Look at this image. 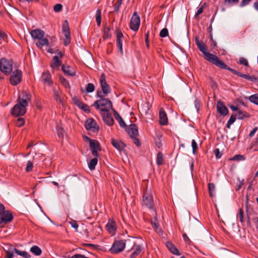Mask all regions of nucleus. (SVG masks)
<instances>
[{"label": "nucleus", "instance_id": "nucleus-31", "mask_svg": "<svg viewBox=\"0 0 258 258\" xmlns=\"http://www.w3.org/2000/svg\"><path fill=\"white\" fill-rule=\"evenodd\" d=\"M98 162L97 157H95V158L92 159L88 163L89 168L91 170H94L95 168V166L97 165Z\"/></svg>", "mask_w": 258, "mask_h": 258}, {"label": "nucleus", "instance_id": "nucleus-22", "mask_svg": "<svg viewBox=\"0 0 258 258\" xmlns=\"http://www.w3.org/2000/svg\"><path fill=\"white\" fill-rule=\"evenodd\" d=\"M61 60L58 58V56H54L53 61L50 63V67L53 71L57 70L61 65Z\"/></svg>", "mask_w": 258, "mask_h": 258}, {"label": "nucleus", "instance_id": "nucleus-5", "mask_svg": "<svg viewBox=\"0 0 258 258\" xmlns=\"http://www.w3.org/2000/svg\"><path fill=\"white\" fill-rule=\"evenodd\" d=\"M125 246V241L123 240H116L114 242L110 251L112 253H117L121 252Z\"/></svg>", "mask_w": 258, "mask_h": 258}, {"label": "nucleus", "instance_id": "nucleus-55", "mask_svg": "<svg viewBox=\"0 0 258 258\" xmlns=\"http://www.w3.org/2000/svg\"><path fill=\"white\" fill-rule=\"evenodd\" d=\"M239 63L241 64H243L245 66H248V62L247 60L244 58V57H240L239 58Z\"/></svg>", "mask_w": 258, "mask_h": 258}, {"label": "nucleus", "instance_id": "nucleus-28", "mask_svg": "<svg viewBox=\"0 0 258 258\" xmlns=\"http://www.w3.org/2000/svg\"><path fill=\"white\" fill-rule=\"evenodd\" d=\"M42 80L45 83H47L48 84H50L51 82V75L49 72H46L42 74Z\"/></svg>", "mask_w": 258, "mask_h": 258}, {"label": "nucleus", "instance_id": "nucleus-40", "mask_svg": "<svg viewBox=\"0 0 258 258\" xmlns=\"http://www.w3.org/2000/svg\"><path fill=\"white\" fill-rule=\"evenodd\" d=\"M122 0H117L114 5V12L118 13L121 5Z\"/></svg>", "mask_w": 258, "mask_h": 258}, {"label": "nucleus", "instance_id": "nucleus-6", "mask_svg": "<svg viewBox=\"0 0 258 258\" xmlns=\"http://www.w3.org/2000/svg\"><path fill=\"white\" fill-rule=\"evenodd\" d=\"M31 95L29 91H23L18 97V102L27 106L28 103L31 101Z\"/></svg>", "mask_w": 258, "mask_h": 258}, {"label": "nucleus", "instance_id": "nucleus-63", "mask_svg": "<svg viewBox=\"0 0 258 258\" xmlns=\"http://www.w3.org/2000/svg\"><path fill=\"white\" fill-rule=\"evenodd\" d=\"M70 224H71V225L72 227H73L74 228H75L76 229H78L79 226H78V223H77L76 221H73L72 222H71Z\"/></svg>", "mask_w": 258, "mask_h": 258}, {"label": "nucleus", "instance_id": "nucleus-10", "mask_svg": "<svg viewBox=\"0 0 258 258\" xmlns=\"http://www.w3.org/2000/svg\"><path fill=\"white\" fill-rule=\"evenodd\" d=\"M22 74L19 70H15L10 77V82L12 85L15 86L20 83L22 80Z\"/></svg>", "mask_w": 258, "mask_h": 258}, {"label": "nucleus", "instance_id": "nucleus-14", "mask_svg": "<svg viewBox=\"0 0 258 258\" xmlns=\"http://www.w3.org/2000/svg\"><path fill=\"white\" fill-rule=\"evenodd\" d=\"M125 129L131 137H135L139 135L138 127L135 124H131L128 126H126Z\"/></svg>", "mask_w": 258, "mask_h": 258}, {"label": "nucleus", "instance_id": "nucleus-52", "mask_svg": "<svg viewBox=\"0 0 258 258\" xmlns=\"http://www.w3.org/2000/svg\"><path fill=\"white\" fill-rule=\"evenodd\" d=\"M64 45L65 46H67L71 41V36L70 34L64 35Z\"/></svg>", "mask_w": 258, "mask_h": 258}, {"label": "nucleus", "instance_id": "nucleus-32", "mask_svg": "<svg viewBox=\"0 0 258 258\" xmlns=\"http://www.w3.org/2000/svg\"><path fill=\"white\" fill-rule=\"evenodd\" d=\"M62 32L64 35L70 34L69 23L67 20H65L62 25Z\"/></svg>", "mask_w": 258, "mask_h": 258}, {"label": "nucleus", "instance_id": "nucleus-23", "mask_svg": "<svg viewBox=\"0 0 258 258\" xmlns=\"http://www.w3.org/2000/svg\"><path fill=\"white\" fill-rule=\"evenodd\" d=\"M111 142L112 146L118 151L123 150L125 147V144L120 140H115L112 139Z\"/></svg>", "mask_w": 258, "mask_h": 258}, {"label": "nucleus", "instance_id": "nucleus-64", "mask_svg": "<svg viewBox=\"0 0 258 258\" xmlns=\"http://www.w3.org/2000/svg\"><path fill=\"white\" fill-rule=\"evenodd\" d=\"M203 8L204 6H201L197 11V13H196V17H197L199 15L201 14L203 12Z\"/></svg>", "mask_w": 258, "mask_h": 258}, {"label": "nucleus", "instance_id": "nucleus-11", "mask_svg": "<svg viewBox=\"0 0 258 258\" xmlns=\"http://www.w3.org/2000/svg\"><path fill=\"white\" fill-rule=\"evenodd\" d=\"M100 83L102 88V93L105 96L110 93L111 89L109 85L107 83L104 74H102L100 77Z\"/></svg>", "mask_w": 258, "mask_h": 258}, {"label": "nucleus", "instance_id": "nucleus-33", "mask_svg": "<svg viewBox=\"0 0 258 258\" xmlns=\"http://www.w3.org/2000/svg\"><path fill=\"white\" fill-rule=\"evenodd\" d=\"M30 251L35 255H40L42 253L41 249L36 245L32 246L30 248Z\"/></svg>", "mask_w": 258, "mask_h": 258}, {"label": "nucleus", "instance_id": "nucleus-54", "mask_svg": "<svg viewBox=\"0 0 258 258\" xmlns=\"http://www.w3.org/2000/svg\"><path fill=\"white\" fill-rule=\"evenodd\" d=\"M79 108L82 109L83 110H84V111H85V112H89V111H90L89 110V107L87 105H86V104H84L83 103H82V105H80L79 106Z\"/></svg>", "mask_w": 258, "mask_h": 258}, {"label": "nucleus", "instance_id": "nucleus-2", "mask_svg": "<svg viewBox=\"0 0 258 258\" xmlns=\"http://www.w3.org/2000/svg\"><path fill=\"white\" fill-rule=\"evenodd\" d=\"M195 41L198 49L204 54L205 59L210 63L214 64L218 57L208 52L205 44L203 41H200L198 37H196Z\"/></svg>", "mask_w": 258, "mask_h": 258}, {"label": "nucleus", "instance_id": "nucleus-38", "mask_svg": "<svg viewBox=\"0 0 258 258\" xmlns=\"http://www.w3.org/2000/svg\"><path fill=\"white\" fill-rule=\"evenodd\" d=\"M156 162L158 165H161L164 163V160L162 153L159 152L158 153Z\"/></svg>", "mask_w": 258, "mask_h": 258}, {"label": "nucleus", "instance_id": "nucleus-59", "mask_svg": "<svg viewBox=\"0 0 258 258\" xmlns=\"http://www.w3.org/2000/svg\"><path fill=\"white\" fill-rule=\"evenodd\" d=\"M138 136H135V137H132L133 139L134 143L137 146H140L141 145V142L140 140L137 138Z\"/></svg>", "mask_w": 258, "mask_h": 258}, {"label": "nucleus", "instance_id": "nucleus-53", "mask_svg": "<svg viewBox=\"0 0 258 258\" xmlns=\"http://www.w3.org/2000/svg\"><path fill=\"white\" fill-rule=\"evenodd\" d=\"M62 6L61 4H56L54 7L53 10L55 12H59L62 10Z\"/></svg>", "mask_w": 258, "mask_h": 258}, {"label": "nucleus", "instance_id": "nucleus-29", "mask_svg": "<svg viewBox=\"0 0 258 258\" xmlns=\"http://www.w3.org/2000/svg\"><path fill=\"white\" fill-rule=\"evenodd\" d=\"M12 249V248L10 245H8L7 247L4 248V250L6 253L5 258H13L14 254V251Z\"/></svg>", "mask_w": 258, "mask_h": 258}, {"label": "nucleus", "instance_id": "nucleus-43", "mask_svg": "<svg viewBox=\"0 0 258 258\" xmlns=\"http://www.w3.org/2000/svg\"><path fill=\"white\" fill-rule=\"evenodd\" d=\"M245 159V157L241 155H236L231 159V160H237V161H243Z\"/></svg>", "mask_w": 258, "mask_h": 258}, {"label": "nucleus", "instance_id": "nucleus-62", "mask_svg": "<svg viewBox=\"0 0 258 258\" xmlns=\"http://www.w3.org/2000/svg\"><path fill=\"white\" fill-rule=\"evenodd\" d=\"M7 37V35L5 32L0 31V40L2 39L3 40H6Z\"/></svg>", "mask_w": 258, "mask_h": 258}, {"label": "nucleus", "instance_id": "nucleus-35", "mask_svg": "<svg viewBox=\"0 0 258 258\" xmlns=\"http://www.w3.org/2000/svg\"><path fill=\"white\" fill-rule=\"evenodd\" d=\"M114 112L116 114V115H115L116 119L118 121L120 126L121 127H123L125 128L127 125L125 124V123L124 122V121L123 120L122 117L115 110H114Z\"/></svg>", "mask_w": 258, "mask_h": 258}, {"label": "nucleus", "instance_id": "nucleus-48", "mask_svg": "<svg viewBox=\"0 0 258 258\" xmlns=\"http://www.w3.org/2000/svg\"><path fill=\"white\" fill-rule=\"evenodd\" d=\"M168 35V31L167 28H163L160 32V36L161 37H165Z\"/></svg>", "mask_w": 258, "mask_h": 258}, {"label": "nucleus", "instance_id": "nucleus-15", "mask_svg": "<svg viewBox=\"0 0 258 258\" xmlns=\"http://www.w3.org/2000/svg\"><path fill=\"white\" fill-rule=\"evenodd\" d=\"M214 64H215L217 67L222 69H225L228 70V71L232 72L233 74L236 75L237 73V72L236 70L231 69L229 67H228L222 60H221L220 59L218 58V59L216 60V61L214 63Z\"/></svg>", "mask_w": 258, "mask_h": 258}, {"label": "nucleus", "instance_id": "nucleus-8", "mask_svg": "<svg viewBox=\"0 0 258 258\" xmlns=\"http://www.w3.org/2000/svg\"><path fill=\"white\" fill-rule=\"evenodd\" d=\"M86 138L89 142V146L93 156L97 157L98 156V151H101L99 143L97 141L88 137Z\"/></svg>", "mask_w": 258, "mask_h": 258}, {"label": "nucleus", "instance_id": "nucleus-20", "mask_svg": "<svg viewBox=\"0 0 258 258\" xmlns=\"http://www.w3.org/2000/svg\"><path fill=\"white\" fill-rule=\"evenodd\" d=\"M159 121L161 125H165L168 123V118L166 113L163 108H161L159 111Z\"/></svg>", "mask_w": 258, "mask_h": 258}, {"label": "nucleus", "instance_id": "nucleus-47", "mask_svg": "<svg viewBox=\"0 0 258 258\" xmlns=\"http://www.w3.org/2000/svg\"><path fill=\"white\" fill-rule=\"evenodd\" d=\"M191 146L192 149V153L193 154H195L198 149V145L195 140H192L191 141Z\"/></svg>", "mask_w": 258, "mask_h": 258}, {"label": "nucleus", "instance_id": "nucleus-13", "mask_svg": "<svg viewBox=\"0 0 258 258\" xmlns=\"http://www.w3.org/2000/svg\"><path fill=\"white\" fill-rule=\"evenodd\" d=\"M85 127L87 130L95 132L98 130L96 121L92 118L88 119L85 122Z\"/></svg>", "mask_w": 258, "mask_h": 258}, {"label": "nucleus", "instance_id": "nucleus-42", "mask_svg": "<svg viewBox=\"0 0 258 258\" xmlns=\"http://www.w3.org/2000/svg\"><path fill=\"white\" fill-rule=\"evenodd\" d=\"M243 78L253 82H255L257 80L256 78L254 76H250L248 74H244V75L243 76Z\"/></svg>", "mask_w": 258, "mask_h": 258}, {"label": "nucleus", "instance_id": "nucleus-36", "mask_svg": "<svg viewBox=\"0 0 258 258\" xmlns=\"http://www.w3.org/2000/svg\"><path fill=\"white\" fill-rule=\"evenodd\" d=\"M56 131L58 136L60 138H63L65 135V132L63 128L60 125H57Z\"/></svg>", "mask_w": 258, "mask_h": 258}, {"label": "nucleus", "instance_id": "nucleus-34", "mask_svg": "<svg viewBox=\"0 0 258 258\" xmlns=\"http://www.w3.org/2000/svg\"><path fill=\"white\" fill-rule=\"evenodd\" d=\"M208 189L209 191V195L211 197H214L215 196V186L213 183H209L208 184Z\"/></svg>", "mask_w": 258, "mask_h": 258}, {"label": "nucleus", "instance_id": "nucleus-61", "mask_svg": "<svg viewBox=\"0 0 258 258\" xmlns=\"http://www.w3.org/2000/svg\"><path fill=\"white\" fill-rule=\"evenodd\" d=\"M214 153L217 159H219L221 157V154H220L219 149L217 148L214 150Z\"/></svg>", "mask_w": 258, "mask_h": 258}, {"label": "nucleus", "instance_id": "nucleus-3", "mask_svg": "<svg viewBox=\"0 0 258 258\" xmlns=\"http://www.w3.org/2000/svg\"><path fill=\"white\" fill-rule=\"evenodd\" d=\"M13 62L5 58L0 60V71L5 75H10L13 71Z\"/></svg>", "mask_w": 258, "mask_h": 258}, {"label": "nucleus", "instance_id": "nucleus-4", "mask_svg": "<svg viewBox=\"0 0 258 258\" xmlns=\"http://www.w3.org/2000/svg\"><path fill=\"white\" fill-rule=\"evenodd\" d=\"M143 204L148 208L150 209H153V199L151 191L147 189L144 191L143 197Z\"/></svg>", "mask_w": 258, "mask_h": 258}, {"label": "nucleus", "instance_id": "nucleus-57", "mask_svg": "<svg viewBox=\"0 0 258 258\" xmlns=\"http://www.w3.org/2000/svg\"><path fill=\"white\" fill-rule=\"evenodd\" d=\"M236 114H234V115H232L228 121H229V124H232L234 122V121H235L236 120Z\"/></svg>", "mask_w": 258, "mask_h": 258}, {"label": "nucleus", "instance_id": "nucleus-16", "mask_svg": "<svg viewBox=\"0 0 258 258\" xmlns=\"http://www.w3.org/2000/svg\"><path fill=\"white\" fill-rule=\"evenodd\" d=\"M214 64H215L217 67L222 69H225L228 70V71L232 72L233 74L236 75L237 73V72L236 70L231 69L229 67H228L222 60H221L220 59L218 58V59L216 60V61L214 63Z\"/></svg>", "mask_w": 258, "mask_h": 258}, {"label": "nucleus", "instance_id": "nucleus-17", "mask_svg": "<svg viewBox=\"0 0 258 258\" xmlns=\"http://www.w3.org/2000/svg\"><path fill=\"white\" fill-rule=\"evenodd\" d=\"M101 115L106 124L109 126H111L113 124L114 120L110 111L102 113Z\"/></svg>", "mask_w": 258, "mask_h": 258}, {"label": "nucleus", "instance_id": "nucleus-1", "mask_svg": "<svg viewBox=\"0 0 258 258\" xmlns=\"http://www.w3.org/2000/svg\"><path fill=\"white\" fill-rule=\"evenodd\" d=\"M97 96L100 99L96 100L93 106L100 111V114L110 111L111 109H113L111 101L109 99L105 98V96L101 92H98Z\"/></svg>", "mask_w": 258, "mask_h": 258}, {"label": "nucleus", "instance_id": "nucleus-51", "mask_svg": "<svg viewBox=\"0 0 258 258\" xmlns=\"http://www.w3.org/2000/svg\"><path fill=\"white\" fill-rule=\"evenodd\" d=\"M54 97L55 100L61 101L60 93L58 90H54Z\"/></svg>", "mask_w": 258, "mask_h": 258}, {"label": "nucleus", "instance_id": "nucleus-26", "mask_svg": "<svg viewBox=\"0 0 258 258\" xmlns=\"http://www.w3.org/2000/svg\"><path fill=\"white\" fill-rule=\"evenodd\" d=\"M132 249L134 250V251L130 256L131 258H136L142 251V247L139 245H134Z\"/></svg>", "mask_w": 258, "mask_h": 258}, {"label": "nucleus", "instance_id": "nucleus-45", "mask_svg": "<svg viewBox=\"0 0 258 258\" xmlns=\"http://www.w3.org/2000/svg\"><path fill=\"white\" fill-rule=\"evenodd\" d=\"M25 123V120L23 118H19L16 121V125L18 127L22 126Z\"/></svg>", "mask_w": 258, "mask_h": 258}, {"label": "nucleus", "instance_id": "nucleus-37", "mask_svg": "<svg viewBox=\"0 0 258 258\" xmlns=\"http://www.w3.org/2000/svg\"><path fill=\"white\" fill-rule=\"evenodd\" d=\"M95 18L97 25L99 26L101 22V11L100 10L98 9L96 11Z\"/></svg>", "mask_w": 258, "mask_h": 258}, {"label": "nucleus", "instance_id": "nucleus-12", "mask_svg": "<svg viewBox=\"0 0 258 258\" xmlns=\"http://www.w3.org/2000/svg\"><path fill=\"white\" fill-rule=\"evenodd\" d=\"M1 215L0 219V226H2L3 223L6 224L12 221L13 219V216L10 211H5Z\"/></svg>", "mask_w": 258, "mask_h": 258}, {"label": "nucleus", "instance_id": "nucleus-30", "mask_svg": "<svg viewBox=\"0 0 258 258\" xmlns=\"http://www.w3.org/2000/svg\"><path fill=\"white\" fill-rule=\"evenodd\" d=\"M48 45V40L44 37L38 40V43H36V45L39 48H42L44 46Z\"/></svg>", "mask_w": 258, "mask_h": 258}, {"label": "nucleus", "instance_id": "nucleus-50", "mask_svg": "<svg viewBox=\"0 0 258 258\" xmlns=\"http://www.w3.org/2000/svg\"><path fill=\"white\" fill-rule=\"evenodd\" d=\"M243 211L242 209L239 210V213L237 215V218L239 219V221L242 223L243 222Z\"/></svg>", "mask_w": 258, "mask_h": 258}, {"label": "nucleus", "instance_id": "nucleus-25", "mask_svg": "<svg viewBox=\"0 0 258 258\" xmlns=\"http://www.w3.org/2000/svg\"><path fill=\"white\" fill-rule=\"evenodd\" d=\"M61 69L63 73L68 76H74L76 74L75 70L69 66L63 64L61 67Z\"/></svg>", "mask_w": 258, "mask_h": 258}, {"label": "nucleus", "instance_id": "nucleus-46", "mask_svg": "<svg viewBox=\"0 0 258 258\" xmlns=\"http://www.w3.org/2000/svg\"><path fill=\"white\" fill-rule=\"evenodd\" d=\"M33 167V163L31 161H28L27 163L26 171L27 172L31 171L32 170Z\"/></svg>", "mask_w": 258, "mask_h": 258}, {"label": "nucleus", "instance_id": "nucleus-58", "mask_svg": "<svg viewBox=\"0 0 258 258\" xmlns=\"http://www.w3.org/2000/svg\"><path fill=\"white\" fill-rule=\"evenodd\" d=\"M252 0H242L240 3V7H243L249 4Z\"/></svg>", "mask_w": 258, "mask_h": 258}, {"label": "nucleus", "instance_id": "nucleus-44", "mask_svg": "<svg viewBox=\"0 0 258 258\" xmlns=\"http://www.w3.org/2000/svg\"><path fill=\"white\" fill-rule=\"evenodd\" d=\"M95 90V86L92 83L88 84L86 87V91L88 93L93 92Z\"/></svg>", "mask_w": 258, "mask_h": 258}, {"label": "nucleus", "instance_id": "nucleus-56", "mask_svg": "<svg viewBox=\"0 0 258 258\" xmlns=\"http://www.w3.org/2000/svg\"><path fill=\"white\" fill-rule=\"evenodd\" d=\"M11 247H12V249H13L14 252H15L16 254H17L18 255H22V254L23 253V251H20L19 250V249H17L16 248L14 247L13 245H10Z\"/></svg>", "mask_w": 258, "mask_h": 258}, {"label": "nucleus", "instance_id": "nucleus-60", "mask_svg": "<svg viewBox=\"0 0 258 258\" xmlns=\"http://www.w3.org/2000/svg\"><path fill=\"white\" fill-rule=\"evenodd\" d=\"M70 258H89V257H87L83 254H76L73 255L72 256H71Z\"/></svg>", "mask_w": 258, "mask_h": 258}, {"label": "nucleus", "instance_id": "nucleus-27", "mask_svg": "<svg viewBox=\"0 0 258 258\" xmlns=\"http://www.w3.org/2000/svg\"><path fill=\"white\" fill-rule=\"evenodd\" d=\"M166 246H167L168 249L170 250V251L172 253H173L175 255H180V253L179 252L177 248L171 242H167L166 243Z\"/></svg>", "mask_w": 258, "mask_h": 258}, {"label": "nucleus", "instance_id": "nucleus-21", "mask_svg": "<svg viewBox=\"0 0 258 258\" xmlns=\"http://www.w3.org/2000/svg\"><path fill=\"white\" fill-rule=\"evenodd\" d=\"M123 37V34L120 30L116 31V44L120 52L122 53V43L121 38Z\"/></svg>", "mask_w": 258, "mask_h": 258}, {"label": "nucleus", "instance_id": "nucleus-41", "mask_svg": "<svg viewBox=\"0 0 258 258\" xmlns=\"http://www.w3.org/2000/svg\"><path fill=\"white\" fill-rule=\"evenodd\" d=\"M246 116V112L240 110L237 111V118L239 119H242Z\"/></svg>", "mask_w": 258, "mask_h": 258}, {"label": "nucleus", "instance_id": "nucleus-7", "mask_svg": "<svg viewBox=\"0 0 258 258\" xmlns=\"http://www.w3.org/2000/svg\"><path fill=\"white\" fill-rule=\"evenodd\" d=\"M26 107L24 105L18 102L12 108V113L16 116L23 115L26 111Z\"/></svg>", "mask_w": 258, "mask_h": 258}, {"label": "nucleus", "instance_id": "nucleus-24", "mask_svg": "<svg viewBox=\"0 0 258 258\" xmlns=\"http://www.w3.org/2000/svg\"><path fill=\"white\" fill-rule=\"evenodd\" d=\"M106 228L110 234L113 235L115 234L116 230L115 223L114 221L109 220L106 224Z\"/></svg>", "mask_w": 258, "mask_h": 258}, {"label": "nucleus", "instance_id": "nucleus-19", "mask_svg": "<svg viewBox=\"0 0 258 258\" xmlns=\"http://www.w3.org/2000/svg\"><path fill=\"white\" fill-rule=\"evenodd\" d=\"M30 34L33 39L38 40L44 36V32L40 29H35L31 31Z\"/></svg>", "mask_w": 258, "mask_h": 258}, {"label": "nucleus", "instance_id": "nucleus-39", "mask_svg": "<svg viewBox=\"0 0 258 258\" xmlns=\"http://www.w3.org/2000/svg\"><path fill=\"white\" fill-rule=\"evenodd\" d=\"M249 100H250V102L258 105V95L257 94L251 95L249 97Z\"/></svg>", "mask_w": 258, "mask_h": 258}, {"label": "nucleus", "instance_id": "nucleus-18", "mask_svg": "<svg viewBox=\"0 0 258 258\" xmlns=\"http://www.w3.org/2000/svg\"><path fill=\"white\" fill-rule=\"evenodd\" d=\"M217 109L218 112L222 115H226L228 113V110L224 103L219 101L217 104Z\"/></svg>", "mask_w": 258, "mask_h": 258}, {"label": "nucleus", "instance_id": "nucleus-49", "mask_svg": "<svg viewBox=\"0 0 258 258\" xmlns=\"http://www.w3.org/2000/svg\"><path fill=\"white\" fill-rule=\"evenodd\" d=\"M60 80L61 81V83L63 85V86L66 88H69L70 87V84L69 82L64 79L63 77H60Z\"/></svg>", "mask_w": 258, "mask_h": 258}, {"label": "nucleus", "instance_id": "nucleus-9", "mask_svg": "<svg viewBox=\"0 0 258 258\" xmlns=\"http://www.w3.org/2000/svg\"><path fill=\"white\" fill-rule=\"evenodd\" d=\"M140 25V18L137 12H134L130 21V28L135 31H137Z\"/></svg>", "mask_w": 258, "mask_h": 258}]
</instances>
